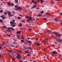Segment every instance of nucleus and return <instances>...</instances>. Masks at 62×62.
Segmentation results:
<instances>
[{
    "mask_svg": "<svg viewBox=\"0 0 62 62\" xmlns=\"http://www.w3.org/2000/svg\"><path fill=\"white\" fill-rule=\"evenodd\" d=\"M16 55H17V56H16V58L17 59H19V58L20 59H21V58H22V57L21 56V55L19 54L18 53Z\"/></svg>",
    "mask_w": 62,
    "mask_h": 62,
    "instance_id": "obj_1",
    "label": "nucleus"
},
{
    "mask_svg": "<svg viewBox=\"0 0 62 62\" xmlns=\"http://www.w3.org/2000/svg\"><path fill=\"white\" fill-rule=\"evenodd\" d=\"M8 29L10 30V29H11L12 30H13V31H15V29H13L12 27H9L8 28Z\"/></svg>",
    "mask_w": 62,
    "mask_h": 62,
    "instance_id": "obj_2",
    "label": "nucleus"
},
{
    "mask_svg": "<svg viewBox=\"0 0 62 62\" xmlns=\"http://www.w3.org/2000/svg\"><path fill=\"white\" fill-rule=\"evenodd\" d=\"M8 14L9 15V17H11L13 16V15L12 14L11 15V13H8Z\"/></svg>",
    "mask_w": 62,
    "mask_h": 62,
    "instance_id": "obj_3",
    "label": "nucleus"
},
{
    "mask_svg": "<svg viewBox=\"0 0 62 62\" xmlns=\"http://www.w3.org/2000/svg\"><path fill=\"white\" fill-rule=\"evenodd\" d=\"M56 40V41H58V42H61V41H62V39H58Z\"/></svg>",
    "mask_w": 62,
    "mask_h": 62,
    "instance_id": "obj_4",
    "label": "nucleus"
},
{
    "mask_svg": "<svg viewBox=\"0 0 62 62\" xmlns=\"http://www.w3.org/2000/svg\"><path fill=\"white\" fill-rule=\"evenodd\" d=\"M7 4L8 6H10L11 5V3L9 2H7Z\"/></svg>",
    "mask_w": 62,
    "mask_h": 62,
    "instance_id": "obj_5",
    "label": "nucleus"
},
{
    "mask_svg": "<svg viewBox=\"0 0 62 62\" xmlns=\"http://www.w3.org/2000/svg\"><path fill=\"white\" fill-rule=\"evenodd\" d=\"M17 9L18 10H22V9H23V8L21 7H19L17 8Z\"/></svg>",
    "mask_w": 62,
    "mask_h": 62,
    "instance_id": "obj_6",
    "label": "nucleus"
},
{
    "mask_svg": "<svg viewBox=\"0 0 62 62\" xmlns=\"http://www.w3.org/2000/svg\"><path fill=\"white\" fill-rule=\"evenodd\" d=\"M27 18L28 19H29L30 20H32V18L31 16L27 17Z\"/></svg>",
    "mask_w": 62,
    "mask_h": 62,
    "instance_id": "obj_7",
    "label": "nucleus"
},
{
    "mask_svg": "<svg viewBox=\"0 0 62 62\" xmlns=\"http://www.w3.org/2000/svg\"><path fill=\"white\" fill-rule=\"evenodd\" d=\"M38 2H39V1H40L41 2H44V0H38Z\"/></svg>",
    "mask_w": 62,
    "mask_h": 62,
    "instance_id": "obj_8",
    "label": "nucleus"
},
{
    "mask_svg": "<svg viewBox=\"0 0 62 62\" xmlns=\"http://www.w3.org/2000/svg\"><path fill=\"white\" fill-rule=\"evenodd\" d=\"M19 33H21V31H17L16 32V34H18Z\"/></svg>",
    "mask_w": 62,
    "mask_h": 62,
    "instance_id": "obj_9",
    "label": "nucleus"
},
{
    "mask_svg": "<svg viewBox=\"0 0 62 62\" xmlns=\"http://www.w3.org/2000/svg\"><path fill=\"white\" fill-rule=\"evenodd\" d=\"M11 26L12 27H15V26H16V25H15V24H12L11 25Z\"/></svg>",
    "mask_w": 62,
    "mask_h": 62,
    "instance_id": "obj_10",
    "label": "nucleus"
},
{
    "mask_svg": "<svg viewBox=\"0 0 62 62\" xmlns=\"http://www.w3.org/2000/svg\"><path fill=\"white\" fill-rule=\"evenodd\" d=\"M24 52L26 54H28L29 53H30V52H29L27 51H24Z\"/></svg>",
    "mask_w": 62,
    "mask_h": 62,
    "instance_id": "obj_11",
    "label": "nucleus"
},
{
    "mask_svg": "<svg viewBox=\"0 0 62 62\" xmlns=\"http://www.w3.org/2000/svg\"><path fill=\"white\" fill-rule=\"evenodd\" d=\"M54 20L55 21H56L57 22V21H61V20H58L57 19V18H55L54 19Z\"/></svg>",
    "mask_w": 62,
    "mask_h": 62,
    "instance_id": "obj_12",
    "label": "nucleus"
},
{
    "mask_svg": "<svg viewBox=\"0 0 62 62\" xmlns=\"http://www.w3.org/2000/svg\"><path fill=\"white\" fill-rule=\"evenodd\" d=\"M17 37L18 38V39H20V37L19 35H17Z\"/></svg>",
    "mask_w": 62,
    "mask_h": 62,
    "instance_id": "obj_13",
    "label": "nucleus"
},
{
    "mask_svg": "<svg viewBox=\"0 0 62 62\" xmlns=\"http://www.w3.org/2000/svg\"><path fill=\"white\" fill-rule=\"evenodd\" d=\"M37 16L38 17H41L42 16V15L40 14H39L37 15Z\"/></svg>",
    "mask_w": 62,
    "mask_h": 62,
    "instance_id": "obj_14",
    "label": "nucleus"
},
{
    "mask_svg": "<svg viewBox=\"0 0 62 62\" xmlns=\"http://www.w3.org/2000/svg\"><path fill=\"white\" fill-rule=\"evenodd\" d=\"M36 45H37V46H40V44L39 43H37V44H36Z\"/></svg>",
    "mask_w": 62,
    "mask_h": 62,
    "instance_id": "obj_15",
    "label": "nucleus"
},
{
    "mask_svg": "<svg viewBox=\"0 0 62 62\" xmlns=\"http://www.w3.org/2000/svg\"><path fill=\"white\" fill-rule=\"evenodd\" d=\"M27 49H30L31 50H32V48H31V47H28L27 48Z\"/></svg>",
    "mask_w": 62,
    "mask_h": 62,
    "instance_id": "obj_16",
    "label": "nucleus"
},
{
    "mask_svg": "<svg viewBox=\"0 0 62 62\" xmlns=\"http://www.w3.org/2000/svg\"><path fill=\"white\" fill-rule=\"evenodd\" d=\"M18 26H20V27H21L22 26V24H19L18 25Z\"/></svg>",
    "mask_w": 62,
    "mask_h": 62,
    "instance_id": "obj_17",
    "label": "nucleus"
},
{
    "mask_svg": "<svg viewBox=\"0 0 62 62\" xmlns=\"http://www.w3.org/2000/svg\"><path fill=\"white\" fill-rule=\"evenodd\" d=\"M7 52H9V53H11V51L9 50H7Z\"/></svg>",
    "mask_w": 62,
    "mask_h": 62,
    "instance_id": "obj_18",
    "label": "nucleus"
},
{
    "mask_svg": "<svg viewBox=\"0 0 62 62\" xmlns=\"http://www.w3.org/2000/svg\"><path fill=\"white\" fill-rule=\"evenodd\" d=\"M15 3H18V0H15Z\"/></svg>",
    "mask_w": 62,
    "mask_h": 62,
    "instance_id": "obj_19",
    "label": "nucleus"
},
{
    "mask_svg": "<svg viewBox=\"0 0 62 62\" xmlns=\"http://www.w3.org/2000/svg\"><path fill=\"white\" fill-rule=\"evenodd\" d=\"M2 22H3V20L2 19L0 20V22L1 23H2Z\"/></svg>",
    "mask_w": 62,
    "mask_h": 62,
    "instance_id": "obj_20",
    "label": "nucleus"
},
{
    "mask_svg": "<svg viewBox=\"0 0 62 62\" xmlns=\"http://www.w3.org/2000/svg\"><path fill=\"white\" fill-rule=\"evenodd\" d=\"M37 6L34 5L32 7V8H35V7H37Z\"/></svg>",
    "mask_w": 62,
    "mask_h": 62,
    "instance_id": "obj_21",
    "label": "nucleus"
},
{
    "mask_svg": "<svg viewBox=\"0 0 62 62\" xmlns=\"http://www.w3.org/2000/svg\"><path fill=\"white\" fill-rule=\"evenodd\" d=\"M7 32H11V31L10 30H7Z\"/></svg>",
    "mask_w": 62,
    "mask_h": 62,
    "instance_id": "obj_22",
    "label": "nucleus"
},
{
    "mask_svg": "<svg viewBox=\"0 0 62 62\" xmlns=\"http://www.w3.org/2000/svg\"><path fill=\"white\" fill-rule=\"evenodd\" d=\"M11 6H14V3H12L11 4Z\"/></svg>",
    "mask_w": 62,
    "mask_h": 62,
    "instance_id": "obj_23",
    "label": "nucleus"
},
{
    "mask_svg": "<svg viewBox=\"0 0 62 62\" xmlns=\"http://www.w3.org/2000/svg\"><path fill=\"white\" fill-rule=\"evenodd\" d=\"M54 54H57V52L56 51H54Z\"/></svg>",
    "mask_w": 62,
    "mask_h": 62,
    "instance_id": "obj_24",
    "label": "nucleus"
},
{
    "mask_svg": "<svg viewBox=\"0 0 62 62\" xmlns=\"http://www.w3.org/2000/svg\"><path fill=\"white\" fill-rule=\"evenodd\" d=\"M15 52H14V51H13V52H12V54H14L15 53Z\"/></svg>",
    "mask_w": 62,
    "mask_h": 62,
    "instance_id": "obj_25",
    "label": "nucleus"
},
{
    "mask_svg": "<svg viewBox=\"0 0 62 62\" xmlns=\"http://www.w3.org/2000/svg\"><path fill=\"white\" fill-rule=\"evenodd\" d=\"M27 55L28 56H30V54H27Z\"/></svg>",
    "mask_w": 62,
    "mask_h": 62,
    "instance_id": "obj_26",
    "label": "nucleus"
},
{
    "mask_svg": "<svg viewBox=\"0 0 62 62\" xmlns=\"http://www.w3.org/2000/svg\"><path fill=\"white\" fill-rule=\"evenodd\" d=\"M28 43H30V44H31V42H30V41H28Z\"/></svg>",
    "mask_w": 62,
    "mask_h": 62,
    "instance_id": "obj_27",
    "label": "nucleus"
},
{
    "mask_svg": "<svg viewBox=\"0 0 62 62\" xmlns=\"http://www.w3.org/2000/svg\"><path fill=\"white\" fill-rule=\"evenodd\" d=\"M54 34H55V35H57L58 34V33H57L55 32H54Z\"/></svg>",
    "mask_w": 62,
    "mask_h": 62,
    "instance_id": "obj_28",
    "label": "nucleus"
},
{
    "mask_svg": "<svg viewBox=\"0 0 62 62\" xmlns=\"http://www.w3.org/2000/svg\"><path fill=\"white\" fill-rule=\"evenodd\" d=\"M43 13H44V11H41L40 12V13H41V14H43Z\"/></svg>",
    "mask_w": 62,
    "mask_h": 62,
    "instance_id": "obj_29",
    "label": "nucleus"
},
{
    "mask_svg": "<svg viewBox=\"0 0 62 62\" xmlns=\"http://www.w3.org/2000/svg\"><path fill=\"white\" fill-rule=\"evenodd\" d=\"M13 22L11 21L10 22V24H13Z\"/></svg>",
    "mask_w": 62,
    "mask_h": 62,
    "instance_id": "obj_30",
    "label": "nucleus"
},
{
    "mask_svg": "<svg viewBox=\"0 0 62 62\" xmlns=\"http://www.w3.org/2000/svg\"><path fill=\"white\" fill-rule=\"evenodd\" d=\"M3 12V10H0V12H1V13H2Z\"/></svg>",
    "mask_w": 62,
    "mask_h": 62,
    "instance_id": "obj_31",
    "label": "nucleus"
},
{
    "mask_svg": "<svg viewBox=\"0 0 62 62\" xmlns=\"http://www.w3.org/2000/svg\"><path fill=\"white\" fill-rule=\"evenodd\" d=\"M13 43L14 44H16V43L15 42H14Z\"/></svg>",
    "mask_w": 62,
    "mask_h": 62,
    "instance_id": "obj_32",
    "label": "nucleus"
},
{
    "mask_svg": "<svg viewBox=\"0 0 62 62\" xmlns=\"http://www.w3.org/2000/svg\"><path fill=\"white\" fill-rule=\"evenodd\" d=\"M35 39H36L37 40H39V39H38V38H35Z\"/></svg>",
    "mask_w": 62,
    "mask_h": 62,
    "instance_id": "obj_33",
    "label": "nucleus"
},
{
    "mask_svg": "<svg viewBox=\"0 0 62 62\" xmlns=\"http://www.w3.org/2000/svg\"><path fill=\"white\" fill-rule=\"evenodd\" d=\"M6 41H5L4 42H3V44H5V43H6Z\"/></svg>",
    "mask_w": 62,
    "mask_h": 62,
    "instance_id": "obj_34",
    "label": "nucleus"
},
{
    "mask_svg": "<svg viewBox=\"0 0 62 62\" xmlns=\"http://www.w3.org/2000/svg\"><path fill=\"white\" fill-rule=\"evenodd\" d=\"M10 46L11 47H14V46L13 45H10Z\"/></svg>",
    "mask_w": 62,
    "mask_h": 62,
    "instance_id": "obj_35",
    "label": "nucleus"
},
{
    "mask_svg": "<svg viewBox=\"0 0 62 62\" xmlns=\"http://www.w3.org/2000/svg\"><path fill=\"white\" fill-rule=\"evenodd\" d=\"M46 14H48V15H50V14L48 13H46Z\"/></svg>",
    "mask_w": 62,
    "mask_h": 62,
    "instance_id": "obj_36",
    "label": "nucleus"
},
{
    "mask_svg": "<svg viewBox=\"0 0 62 62\" xmlns=\"http://www.w3.org/2000/svg\"><path fill=\"white\" fill-rule=\"evenodd\" d=\"M21 41L22 42H24V40H21Z\"/></svg>",
    "mask_w": 62,
    "mask_h": 62,
    "instance_id": "obj_37",
    "label": "nucleus"
},
{
    "mask_svg": "<svg viewBox=\"0 0 62 62\" xmlns=\"http://www.w3.org/2000/svg\"><path fill=\"white\" fill-rule=\"evenodd\" d=\"M21 38L22 39H24V37H21Z\"/></svg>",
    "mask_w": 62,
    "mask_h": 62,
    "instance_id": "obj_38",
    "label": "nucleus"
},
{
    "mask_svg": "<svg viewBox=\"0 0 62 62\" xmlns=\"http://www.w3.org/2000/svg\"><path fill=\"white\" fill-rule=\"evenodd\" d=\"M52 53H53V54H54V51H53L52 52Z\"/></svg>",
    "mask_w": 62,
    "mask_h": 62,
    "instance_id": "obj_39",
    "label": "nucleus"
},
{
    "mask_svg": "<svg viewBox=\"0 0 62 62\" xmlns=\"http://www.w3.org/2000/svg\"><path fill=\"white\" fill-rule=\"evenodd\" d=\"M4 14L5 15H7V13L6 12H4Z\"/></svg>",
    "mask_w": 62,
    "mask_h": 62,
    "instance_id": "obj_40",
    "label": "nucleus"
},
{
    "mask_svg": "<svg viewBox=\"0 0 62 62\" xmlns=\"http://www.w3.org/2000/svg\"><path fill=\"white\" fill-rule=\"evenodd\" d=\"M33 3H34V4H36V3H37V2H36V1H34L33 2Z\"/></svg>",
    "mask_w": 62,
    "mask_h": 62,
    "instance_id": "obj_41",
    "label": "nucleus"
},
{
    "mask_svg": "<svg viewBox=\"0 0 62 62\" xmlns=\"http://www.w3.org/2000/svg\"><path fill=\"white\" fill-rule=\"evenodd\" d=\"M3 28H6V27L5 26H3Z\"/></svg>",
    "mask_w": 62,
    "mask_h": 62,
    "instance_id": "obj_42",
    "label": "nucleus"
},
{
    "mask_svg": "<svg viewBox=\"0 0 62 62\" xmlns=\"http://www.w3.org/2000/svg\"><path fill=\"white\" fill-rule=\"evenodd\" d=\"M12 13H14V14H15V12L13 11H12Z\"/></svg>",
    "mask_w": 62,
    "mask_h": 62,
    "instance_id": "obj_43",
    "label": "nucleus"
},
{
    "mask_svg": "<svg viewBox=\"0 0 62 62\" xmlns=\"http://www.w3.org/2000/svg\"><path fill=\"white\" fill-rule=\"evenodd\" d=\"M60 36H61V34H59L58 36L59 37H60Z\"/></svg>",
    "mask_w": 62,
    "mask_h": 62,
    "instance_id": "obj_44",
    "label": "nucleus"
},
{
    "mask_svg": "<svg viewBox=\"0 0 62 62\" xmlns=\"http://www.w3.org/2000/svg\"><path fill=\"white\" fill-rule=\"evenodd\" d=\"M6 35H7V36H9V37H10V35L6 34Z\"/></svg>",
    "mask_w": 62,
    "mask_h": 62,
    "instance_id": "obj_45",
    "label": "nucleus"
},
{
    "mask_svg": "<svg viewBox=\"0 0 62 62\" xmlns=\"http://www.w3.org/2000/svg\"><path fill=\"white\" fill-rule=\"evenodd\" d=\"M15 8H18V6L17 5H16L15 6Z\"/></svg>",
    "mask_w": 62,
    "mask_h": 62,
    "instance_id": "obj_46",
    "label": "nucleus"
},
{
    "mask_svg": "<svg viewBox=\"0 0 62 62\" xmlns=\"http://www.w3.org/2000/svg\"><path fill=\"white\" fill-rule=\"evenodd\" d=\"M43 19L44 20H47V18H44Z\"/></svg>",
    "mask_w": 62,
    "mask_h": 62,
    "instance_id": "obj_47",
    "label": "nucleus"
},
{
    "mask_svg": "<svg viewBox=\"0 0 62 62\" xmlns=\"http://www.w3.org/2000/svg\"><path fill=\"white\" fill-rule=\"evenodd\" d=\"M12 61H14L15 60V59H14V58H13L12 59Z\"/></svg>",
    "mask_w": 62,
    "mask_h": 62,
    "instance_id": "obj_48",
    "label": "nucleus"
},
{
    "mask_svg": "<svg viewBox=\"0 0 62 62\" xmlns=\"http://www.w3.org/2000/svg\"><path fill=\"white\" fill-rule=\"evenodd\" d=\"M42 42H44V43H46V42H45L44 41H43Z\"/></svg>",
    "mask_w": 62,
    "mask_h": 62,
    "instance_id": "obj_49",
    "label": "nucleus"
},
{
    "mask_svg": "<svg viewBox=\"0 0 62 62\" xmlns=\"http://www.w3.org/2000/svg\"><path fill=\"white\" fill-rule=\"evenodd\" d=\"M17 18L18 19H21V17H17Z\"/></svg>",
    "mask_w": 62,
    "mask_h": 62,
    "instance_id": "obj_50",
    "label": "nucleus"
},
{
    "mask_svg": "<svg viewBox=\"0 0 62 62\" xmlns=\"http://www.w3.org/2000/svg\"><path fill=\"white\" fill-rule=\"evenodd\" d=\"M36 9H40V8H36Z\"/></svg>",
    "mask_w": 62,
    "mask_h": 62,
    "instance_id": "obj_51",
    "label": "nucleus"
},
{
    "mask_svg": "<svg viewBox=\"0 0 62 62\" xmlns=\"http://www.w3.org/2000/svg\"><path fill=\"white\" fill-rule=\"evenodd\" d=\"M13 24H14L15 25H16V23H14V22H13Z\"/></svg>",
    "mask_w": 62,
    "mask_h": 62,
    "instance_id": "obj_52",
    "label": "nucleus"
},
{
    "mask_svg": "<svg viewBox=\"0 0 62 62\" xmlns=\"http://www.w3.org/2000/svg\"><path fill=\"white\" fill-rule=\"evenodd\" d=\"M22 22H23V23H24L25 22V21H24L23 20H22Z\"/></svg>",
    "mask_w": 62,
    "mask_h": 62,
    "instance_id": "obj_53",
    "label": "nucleus"
},
{
    "mask_svg": "<svg viewBox=\"0 0 62 62\" xmlns=\"http://www.w3.org/2000/svg\"><path fill=\"white\" fill-rule=\"evenodd\" d=\"M29 29L30 30V31H31V30H32V29H30V28H29Z\"/></svg>",
    "mask_w": 62,
    "mask_h": 62,
    "instance_id": "obj_54",
    "label": "nucleus"
},
{
    "mask_svg": "<svg viewBox=\"0 0 62 62\" xmlns=\"http://www.w3.org/2000/svg\"><path fill=\"white\" fill-rule=\"evenodd\" d=\"M3 16H0V17H1V18H3Z\"/></svg>",
    "mask_w": 62,
    "mask_h": 62,
    "instance_id": "obj_55",
    "label": "nucleus"
},
{
    "mask_svg": "<svg viewBox=\"0 0 62 62\" xmlns=\"http://www.w3.org/2000/svg\"><path fill=\"white\" fill-rule=\"evenodd\" d=\"M30 20H29V19H28V20H27V22H29V21H30Z\"/></svg>",
    "mask_w": 62,
    "mask_h": 62,
    "instance_id": "obj_56",
    "label": "nucleus"
},
{
    "mask_svg": "<svg viewBox=\"0 0 62 62\" xmlns=\"http://www.w3.org/2000/svg\"><path fill=\"white\" fill-rule=\"evenodd\" d=\"M34 0H31L32 2H34Z\"/></svg>",
    "mask_w": 62,
    "mask_h": 62,
    "instance_id": "obj_57",
    "label": "nucleus"
},
{
    "mask_svg": "<svg viewBox=\"0 0 62 62\" xmlns=\"http://www.w3.org/2000/svg\"><path fill=\"white\" fill-rule=\"evenodd\" d=\"M19 52H22V50H19Z\"/></svg>",
    "mask_w": 62,
    "mask_h": 62,
    "instance_id": "obj_58",
    "label": "nucleus"
},
{
    "mask_svg": "<svg viewBox=\"0 0 62 62\" xmlns=\"http://www.w3.org/2000/svg\"><path fill=\"white\" fill-rule=\"evenodd\" d=\"M45 39V40H48V39L46 38Z\"/></svg>",
    "mask_w": 62,
    "mask_h": 62,
    "instance_id": "obj_59",
    "label": "nucleus"
},
{
    "mask_svg": "<svg viewBox=\"0 0 62 62\" xmlns=\"http://www.w3.org/2000/svg\"><path fill=\"white\" fill-rule=\"evenodd\" d=\"M27 39H28V40L29 39H30V38H29V37H28V38H27Z\"/></svg>",
    "mask_w": 62,
    "mask_h": 62,
    "instance_id": "obj_60",
    "label": "nucleus"
},
{
    "mask_svg": "<svg viewBox=\"0 0 62 62\" xmlns=\"http://www.w3.org/2000/svg\"><path fill=\"white\" fill-rule=\"evenodd\" d=\"M52 54V52H50V53H49V54Z\"/></svg>",
    "mask_w": 62,
    "mask_h": 62,
    "instance_id": "obj_61",
    "label": "nucleus"
},
{
    "mask_svg": "<svg viewBox=\"0 0 62 62\" xmlns=\"http://www.w3.org/2000/svg\"><path fill=\"white\" fill-rule=\"evenodd\" d=\"M51 31H49V33H50L51 32Z\"/></svg>",
    "mask_w": 62,
    "mask_h": 62,
    "instance_id": "obj_62",
    "label": "nucleus"
},
{
    "mask_svg": "<svg viewBox=\"0 0 62 62\" xmlns=\"http://www.w3.org/2000/svg\"><path fill=\"white\" fill-rule=\"evenodd\" d=\"M13 22H15V20H13Z\"/></svg>",
    "mask_w": 62,
    "mask_h": 62,
    "instance_id": "obj_63",
    "label": "nucleus"
},
{
    "mask_svg": "<svg viewBox=\"0 0 62 62\" xmlns=\"http://www.w3.org/2000/svg\"><path fill=\"white\" fill-rule=\"evenodd\" d=\"M60 14L61 15H62V13H60Z\"/></svg>",
    "mask_w": 62,
    "mask_h": 62,
    "instance_id": "obj_64",
    "label": "nucleus"
}]
</instances>
